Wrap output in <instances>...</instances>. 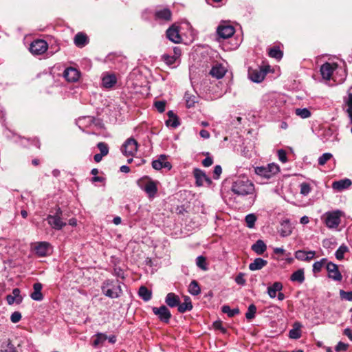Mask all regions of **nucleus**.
Here are the masks:
<instances>
[{
    "instance_id": "nucleus-1",
    "label": "nucleus",
    "mask_w": 352,
    "mask_h": 352,
    "mask_svg": "<svg viewBox=\"0 0 352 352\" xmlns=\"http://www.w3.org/2000/svg\"><path fill=\"white\" fill-rule=\"evenodd\" d=\"M232 192L239 196L253 195V202L256 200V192L254 184L246 177H239L233 182Z\"/></svg>"
},
{
    "instance_id": "nucleus-2",
    "label": "nucleus",
    "mask_w": 352,
    "mask_h": 352,
    "mask_svg": "<svg viewBox=\"0 0 352 352\" xmlns=\"http://www.w3.org/2000/svg\"><path fill=\"white\" fill-rule=\"evenodd\" d=\"M102 292L107 297L116 298L121 296L122 291L120 284H115L113 281L105 280L102 285Z\"/></svg>"
},
{
    "instance_id": "nucleus-3",
    "label": "nucleus",
    "mask_w": 352,
    "mask_h": 352,
    "mask_svg": "<svg viewBox=\"0 0 352 352\" xmlns=\"http://www.w3.org/2000/svg\"><path fill=\"white\" fill-rule=\"evenodd\" d=\"M254 170L258 175L263 178L270 179L280 171V167L275 163H271L267 166H257Z\"/></svg>"
},
{
    "instance_id": "nucleus-4",
    "label": "nucleus",
    "mask_w": 352,
    "mask_h": 352,
    "mask_svg": "<svg viewBox=\"0 0 352 352\" xmlns=\"http://www.w3.org/2000/svg\"><path fill=\"white\" fill-rule=\"evenodd\" d=\"M138 184L146 192L149 198H153L157 192V182L148 177L139 179Z\"/></svg>"
},
{
    "instance_id": "nucleus-5",
    "label": "nucleus",
    "mask_w": 352,
    "mask_h": 352,
    "mask_svg": "<svg viewBox=\"0 0 352 352\" xmlns=\"http://www.w3.org/2000/svg\"><path fill=\"white\" fill-rule=\"evenodd\" d=\"M342 212L340 210L325 212L322 219L329 228H336L340 223Z\"/></svg>"
},
{
    "instance_id": "nucleus-6",
    "label": "nucleus",
    "mask_w": 352,
    "mask_h": 352,
    "mask_svg": "<svg viewBox=\"0 0 352 352\" xmlns=\"http://www.w3.org/2000/svg\"><path fill=\"white\" fill-rule=\"evenodd\" d=\"M138 144L133 138L127 139L123 144L121 151L126 157H133L138 151Z\"/></svg>"
},
{
    "instance_id": "nucleus-7",
    "label": "nucleus",
    "mask_w": 352,
    "mask_h": 352,
    "mask_svg": "<svg viewBox=\"0 0 352 352\" xmlns=\"http://www.w3.org/2000/svg\"><path fill=\"white\" fill-rule=\"evenodd\" d=\"M61 214L62 211L60 208H58L54 215H49L47 217V221L52 228L56 230H60L66 225V223L64 222L60 218Z\"/></svg>"
},
{
    "instance_id": "nucleus-8",
    "label": "nucleus",
    "mask_w": 352,
    "mask_h": 352,
    "mask_svg": "<svg viewBox=\"0 0 352 352\" xmlns=\"http://www.w3.org/2000/svg\"><path fill=\"white\" fill-rule=\"evenodd\" d=\"M267 72L266 69L261 67L256 69L250 68L248 70V76L250 79L253 82H261L264 80Z\"/></svg>"
},
{
    "instance_id": "nucleus-9",
    "label": "nucleus",
    "mask_w": 352,
    "mask_h": 352,
    "mask_svg": "<svg viewBox=\"0 0 352 352\" xmlns=\"http://www.w3.org/2000/svg\"><path fill=\"white\" fill-rule=\"evenodd\" d=\"M47 47V43L44 40H36L31 43L30 51L33 54L40 55L45 53Z\"/></svg>"
},
{
    "instance_id": "nucleus-10",
    "label": "nucleus",
    "mask_w": 352,
    "mask_h": 352,
    "mask_svg": "<svg viewBox=\"0 0 352 352\" xmlns=\"http://www.w3.org/2000/svg\"><path fill=\"white\" fill-rule=\"evenodd\" d=\"M193 175L195 178L196 185L197 186H202L204 184L210 186L212 183L211 179L205 174V173L199 168L194 169Z\"/></svg>"
},
{
    "instance_id": "nucleus-11",
    "label": "nucleus",
    "mask_w": 352,
    "mask_h": 352,
    "mask_svg": "<svg viewBox=\"0 0 352 352\" xmlns=\"http://www.w3.org/2000/svg\"><path fill=\"white\" fill-rule=\"evenodd\" d=\"M217 32L221 38H228L234 34L235 30L232 25L227 23H221L219 25Z\"/></svg>"
},
{
    "instance_id": "nucleus-12",
    "label": "nucleus",
    "mask_w": 352,
    "mask_h": 352,
    "mask_svg": "<svg viewBox=\"0 0 352 352\" xmlns=\"http://www.w3.org/2000/svg\"><path fill=\"white\" fill-rule=\"evenodd\" d=\"M153 311L155 315L158 316L160 320H162L164 322H166V323L168 322V321L171 317V314H170V311L164 305H162L159 308L153 307Z\"/></svg>"
},
{
    "instance_id": "nucleus-13",
    "label": "nucleus",
    "mask_w": 352,
    "mask_h": 352,
    "mask_svg": "<svg viewBox=\"0 0 352 352\" xmlns=\"http://www.w3.org/2000/svg\"><path fill=\"white\" fill-rule=\"evenodd\" d=\"M337 63H326L321 66L320 72L322 78L326 80H329L333 71L337 68Z\"/></svg>"
},
{
    "instance_id": "nucleus-14",
    "label": "nucleus",
    "mask_w": 352,
    "mask_h": 352,
    "mask_svg": "<svg viewBox=\"0 0 352 352\" xmlns=\"http://www.w3.org/2000/svg\"><path fill=\"white\" fill-rule=\"evenodd\" d=\"M166 36L170 41L175 43H179L182 41L178 28L175 25H172L167 30Z\"/></svg>"
},
{
    "instance_id": "nucleus-15",
    "label": "nucleus",
    "mask_w": 352,
    "mask_h": 352,
    "mask_svg": "<svg viewBox=\"0 0 352 352\" xmlns=\"http://www.w3.org/2000/svg\"><path fill=\"white\" fill-rule=\"evenodd\" d=\"M327 270L329 272V278L335 280H341L342 275L338 270V265L330 262L327 265Z\"/></svg>"
},
{
    "instance_id": "nucleus-16",
    "label": "nucleus",
    "mask_w": 352,
    "mask_h": 352,
    "mask_svg": "<svg viewBox=\"0 0 352 352\" xmlns=\"http://www.w3.org/2000/svg\"><path fill=\"white\" fill-rule=\"evenodd\" d=\"M64 77L69 82H76L80 77V72L74 67H69L65 70Z\"/></svg>"
},
{
    "instance_id": "nucleus-17",
    "label": "nucleus",
    "mask_w": 352,
    "mask_h": 352,
    "mask_svg": "<svg viewBox=\"0 0 352 352\" xmlns=\"http://www.w3.org/2000/svg\"><path fill=\"white\" fill-rule=\"evenodd\" d=\"M34 250L39 256H45L50 251V244L47 242H40L35 245Z\"/></svg>"
},
{
    "instance_id": "nucleus-18",
    "label": "nucleus",
    "mask_w": 352,
    "mask_h": 352,
    "mask_svg": "<svg viewBox=\"0 0 352 352\" xmlns=\"http://www.w3.org/2000/svg\"><path fill=\"white\" fill-rule=\"evenodd\" d=\"M166 156L164 155H160L158 160H154L152 163V166L155 170H160L162 168H170L171 165L168 162L166 161Z\"/></svg>"
},
{
    "instance_id": "nucleus-19",
    "label": "nucleus",
    "mask_w": 352,
    "mask_h": 352,
    "mask_svg": "<svg viewBox=\"0 0 352 352\" xmlns=\"http://www.w3.org/2000/svg\"><path fill=\"white\" fill-rule=\"evenodd\" d=\"M351 184L352 182L349 179H344L333 182L332 184V188L336 190L342 191L348 188Z\"/></svg>"
},
{
    "instance_id": "nucleus-20",
    "label": "nucleus",
    "mask_w": 352,
    "mask_h": 352,
    "mask_svg": "<svg viewBox=\"0 0 352 352\" xmlns=\"http://www.w3.org/2000/svg\"><path fill=\"white\" fill-rule=\"evenodd\" d=\"M42 287V284L40 283H36L34 284V292L30 295L32 299L36 301H41L43 300V296L41 293Z\"/></svg>"
},
{
    "instance_id": "nucleus-21",
    "label": "nucleus",
    "mask_w": 352,
    "mask_h": 352,
    "mask_svg": "<svg viewBox=\"0 0 352 352\" xmlns=\"http://www.w3.org/2000/svg\"><path fill=\"white\" fill-rule=\"evenodd\" d=\"M226 70L224 67L221 65H217L211 69L210 74L212 76L219 79L224 76Z\"/></svg>"
},
{
    "instance_id": "nucleus-22",
    "label": "nucleus",
    "mask_w": 352,
    "mask_h": 352,
    "mask_svg": "<svg viewBox=\"0 0 352 352\" xmlns=\"http://www.w3.org/2000/svg\"><path fill=\"white\" fill-rule=\"evenodd\" d=\"M117 82L114 74H107L102 77V83L105 88H111Z\"/></svg>"
},
{
    "instance_id": "nucleus-23",
    "label": "nucleus",
    "mask_w": 352,
    "mask_h": 352,
    "mask_svg": "<svg viewBox=\"0 0 352 352\" xmlns=\"http://www.w3.org/2000/svg\"><path fill=\"white\" fill-rule=\"evenodd\" d=\"M283 284L280 282H275L272 286L267 287V294L271 298L276 296V292L283 289Z\"/></svg>"
},
{
    "instance_id": "nucleus-24",
    "label": "nucleus",
    "mask_w": 352,
    "mask_h": 352,
    "mask_svg": "<svg viewBox=\"0 0 352 352\" xmlns=\"http://www.w3.org/2000/svg\"><path fill=\"white\" fill-rule=\"evenodd\" d=\"M281 228L279 230L280 234L283 237L290 235L292 232V227L290 222L288 220L283 221L281 223Z\"/></svg>"
},
{
    "instance_id": "nucleus-25",
    "label": "nucleus",
    "mask_w": 352,
    "mask_h": 352,
    "mask_svg": "<svg viewBox=\"0 0 352 352\" xmlns=\"http://www.w3.org/2000/svg\"><path fill=\"white\" fill-rule=\"evenodd\" d=\"M267 263L266 260L261 258H256L249 265V269L252 271L259 270L265 267Z\"/></svg>"
},
{
    "instance_id": "nucleus-26",
    "label": "nucleus",
    "mask_w": 352,
    "mask_h": 352,
    "mask_svg": "<svg viewBox=\"0 0 352 352\" xmlns=\"http://www.w3.org/2000/svg\"><path fill=\"white\" fill-rule=\"evenodd\" d=\"M165 302L170 307H179V298L174 293H168L166 295Z\"/></svg>"
},
{
    "instance_id": "nucleus-27",
    "label": "nucleus",
    "mask_w": 352,
    "mask_h": 352,
    "mask_svg": "<svg viewBox=\"0 0 352 352\" xmlns=\"http://www.w3.org/2000/svg\"><path fill=\"white\" fill-rule=\"evenodd\" d=\"M75 45L78 47H82L88 43L87 36L81 32L78 33L74 39Z\"/></svg>"
},
{
    "instance_id": "nucleus-28",
    "label": "nucleus",
    "mask_w": 352,
    "mask_h": 352,
    "mask_svg": "<svg viewBox=\"0 0 352 352\" xmlns=\"http://www.w3.org/2000/svg\"><path fill=\"white\" fill-rule=\"evenodd\" d=\"M0 352H19L10 339H8L1 345Z\"/></svg>"
},
{
    "instance_id": "nucleus-29",
    "label": "nucleus",
    "mask_w": 352,
    "mask_h": 352,
    "mask_svg": "<svg viewBox=\"0 0 352 352\" xmlns=\"http://www.w3.org/2000/svg\"><path fill=\"white\" fill-rule=\"evenodd\" d=\"M168 119L166 121V124L168 126L176 128L179 126V122L178 121L177 116L174 114L172 111L168 112Z\"/></svg>"
},
{
    "instance_id": "nucleus-30",
    "label": "nucleus",
    "mask_w": 352,
    "mask_h": 352,
    "mask_svg": "<svg viewBox=\"0 0 352 352\" xmlns=\"http://www.w3.org/2000/svg\"><path fill=\"white\" fill-rule=\"evenodd\" d=\"M266 249L267 246L262 240H258L252 246V250L258 255L263 254Z\"/></svg>"
},
{
    "instance_id": "nucleus-31",
    "label": "nucleus",
    "mask_w": 352,
    "mask_h": 352,
    "mask_svg": "<svg viewBox=\"0 0 352 352\" xmlns=\"http://www.w3.org/2000/svg\"><path fill=\"white\" fill-rule=\"evenodd\" d=\"M290 280L293 282H298V283H302L305 280V274L302 269L298 270L294 272L290 277Z\"/></svg>"
},
{
    "instance_id": "nucleus-32",
    "label": "nucleus",
    "mask_w": 352,
    "mask_h": 352,
    "mask_svg": "<svg viewBox=\"0 0 352 352\" xmlns=\"http://www.w3.org/2000/svg\"><path fill=\"white\" fill-rule=\"evenodd\" d=\"M192 309V305L189 297H186L184 302L179 305L178 311L180 313H184L186 311H190Z\"/></svg>"
},
{
    "instance_id": "nucleus-33",
    "label": "nucleus",
    "mask_w": 352,
    "mask_h": 352,
    "mask_svg": "<svg viewBox=\"0 0 352 352\" xmlns=\"http://www.w3.org/2000/svg\"><path fill=\"white\" fill-rule=\"evenodd\" d=\"M155 16L160 19L169 21L171 17V12L168 9H163L156 12Z\"/></svg>"
},
{
    "instance_id": "nucleus-34",
    "label": "nucleus",
    "mask_w": 352,
    "mask_h": 352,
    "mask_svg": "<svg viewBox=\"0 0 352 352\" xmlns=\"http://www.w3.org/2000/svg\"><path fill=\"white\" fill-rule=\"evenodd\" d=\"M139 296L144 300L148 301L151 298V292L148 290L146 287L142 286L139 289Z\"/></svg>"
},
{
    "instance_id": "nucleus-35",
    "label": "nucleus",
    "mask_w": 352,
    "mask_h": 352,
    "mask_svg": "<svg viewBox=\"0 0 352 352\" xmlns=\"http://www.w3.org/2000/svg\"><path fill=\"white\" fill-rule=\"evenodd\" d=\"M188 292L192 295H198L201 292L200 287L198 285V283L196 280H192L188 287Z\"/></svg>"
},
{
    "instance_id": "nucleus-36",
    "label": "nucleus",
    "mask_w": 352,
    "mask_h": 352,
    "mask_svg": "<svg viewBox=\"0 0 352 352\" xmlns=\"http://www.w3.org/2000/svg\"><path fill=\"white\" fill-rule=\"evenodd\" d=\"M295 113L296 116L301 118H308L311 116V112L307 108H298L295 109Z\"/></svg>"
},
{
    "instance_id": "nucleus-37",
    "label": "nucleus",
    "mask_w": 352,
    "mask_h": 352,
    "mask_svg": "<svg viewBox=\"0 0 352 352\" xmlns=\"http://www.w3.org/2000/svg\"><path fill=\"white\" fill-rule=\"evenodd\" d=\"M222 312L226 314L229 317H233L239 313V309H231L228 305H224L221 308Z\"/></svg>"
},
{
    "instance_id": "nucleus-38",
    "label": "nucleus",
    "mask_w": 352,
    "mask_h": 352,
    "mask_svg": "<svg viewBox=\"0 0 352 352\" xmlns=\"http://www.w3.org/2000/svg\"><path fill=\"white\" fill-rule=\"evenodd\" d=\"M96 338L94 340L93 344L94 346H97L99 344H102L107 338V336L102 333H98L95 336Z\"/></svg>"
},
{
    "instance_id": "nucleus-39",
    "label": "nucleus",
    "mask_w": 352,
    "mask_h": 352,
    "mask_svg": "<svg viewBox=\"0 0 352 352\" xmlns=\"http://www.w3.org/2000/svg\"><path fill=\"white\" fill-rule=\"evenodd\" d=\"M269 55L270 57L280 59L283 57V52L280 50L278 47H273L270 49L269 52Z\"/></svg>"
},
{
    "instance_id": "nucleus-40",
    "label": "nucleus",
    "mask_w": 352,
    "mask_h": 352,
    "mask_svg": "<svg viewBox=\"0 0 352 352\" xmlns=\"http://www.w3.org/2000/svg\"><path fill=\"white\" fill-rule=\"evenodd\" d=\"M256 221V217L254 214H249L245 217V222H246L247 226L249 228H252L254 227Z\"/></svg>"
},
{
    "instance_id": "nucleus-41",
    "label": "nucleus",
    "mask_w": 352,
    "mask_h": 352,
    "mask_svg": "<svg viewBox=\"0 0 352 352\" xmlns=\"http://www.w3.org/2000/svg\"><path fill=\"white\" fill-rule=\"evenodd\" d=\"M256 312V307L254 305L252 304L248 307V311L245 314V317L248 320H251L255 317Z\"/></svg>"
},
{
    "instance_id": "nucleus-42",
    "label": "nucleus",
    "mask_w": 352,
    "mask_h": 352,
    "mask_svg": "<svg viewBox=\"0 0 352 352\" xmlns=\"http://www.w3.org/2000/svg\"><path fill=\"white\" fill-rule=\"evenodd\" d=\"M333 157V155L330 153H325L322 154L319 158H318V164L320 166H323L326 164L327 161L331 160Z\"/></svg>"
},
{
    "instance_id": "nucleus-43",
    "label": "nucleus",
    "mask_w": 352,
    "mask_h": 352,
    "mask_svg": "<svg viewBox=\"0 0 352 352\" xmlns=\"http://www.w3.org/2000/svg\"><path fill=\"white\" fill-rule=\"evenodd\" d=\"M326 261V258H322L320 261L315 262L313 265V272L314 273H318L320 272Z\"/></svg>"
},
{
    "instance_id": "nucleus-44",
    "label": "nucleus",
    "mask_w": 352,
    "mask_h": 352,
    "mask_svg": "<svg viewBox=\"0 0 352 352\" xmlns=\"http://www.w3.org/2000/svg\"><path fill=\"white\" fill-rule=\"evenodd\" d=\"M347 248L346 246H340L337 251L336 252V257L338 260H342L344 258V254L347 251Z\"/></svg>"
},
{
    "instance_id": "nucleus-45",
    "label": "nucleus",
    "mask_w": 352,
    "mask_h": 352,
    "mask_svg": "<svg viewBox=\"0 0 352 352\" xmlns=\"http://www.w3.org/2000/svg\"><path fill=\"white\" fill-rule=\"evenodd\" d=\"M196 264L199 268H201L204 270H207L205 257H204L202 256H198L196 260Z\"/></svg>"
},
{
    "instance_id": "nucleus-46",
    "label": "nucleus",
    "mask_w": 352,
    "mask_h": 352,
    "mask_svg": "<svg viewBox=\"0 0 352 352\" xmlns=\"http://www.w3.org/2000/svg\"><path fill=\"white\" fill-rule=\"evenodd\" d=\"M98 149L100 151V154L104 156L107 155L109 153V147L107 144L104 142H99L97 145Z\"/></svg>"
},
{
    "instance_id": "nucleus-47",
    "label": "nucleus",
    "mask_w": 352,
    "mask_h": 352,
    "mask_svg": "<svg viewBox=\"0 0 352 352\" xmlns=\"http://www.w3.org/2000/svg\"><path fill=\"white\" fill-rule=\"evenodd\" d=\"M311 191L310 185L307 183H302L300 184V194L304 196L307 195Z\"/></svg>"
},
{
    "instance_id": "nucleus-48",
    "label": "nucleus",
    "mask_w": 352,
    "mask_h": 352,
    "mask_svg": "<svg viewBox=\"0 0 352 352\" xmlns=\"http://www.w3.org/2000/svg\"><path fill=\"white\" fill-rule=\"evenodd\" d=\"M162 58L165 61V63L169 65L174 64L177 60L176 57L174 55L170 56L168 54L163 55Z\"/></svg>"
},
{
    "instance_id": "nucleus-49",
    "label": "nucleus",
    "mask_w": 352,
    "mask_h": 352,
    "mask_svg": "<svg viewBox=\"0 0 352 352\" xmlns=\"http://www.w3.org/2000/svg\"><path fill=\"white\" fill-rule=\"evenodd\" d=\"M340 294L342 298L349 301H352V292H344L340 290Z\"/></svg>"
},
{
    "instance_id": "nucleus-50",
    "label": "nucleus",
    "mask_w": 352,
    "mask_h": 352,
    "mask_svg": "<svg viewBox=\"0 0 352 352\" xmlns=\"http://www.w3.org/2000/svg\"><path fill=\"white\" fill-rule=\"evenodd\" d=\"M346 102L348 106L347 112L350 118H352V94H350L349 95L348 99Z\"/></svg>"
},
{
    "instance_id": "nucleus-51",
    "label": "nucleus",
    "mask_w": 352,
    "mask_h": 352,
    "mask_svg": "<svg viewBox=\"0 0 352 352\" xmlns=\"http://www.w3.org/2000/svg\"><path fill=\"white\" fill-rule=\"evenodd\" d=\"M307 252L304 250H298L295 253V257L300 261H305Z\"/></svg>"
},
{
    "instance_id": "nucleus-52",
    "label": "nucleus",
    "mask_w": 352,
    "mask_h": 352,
    "mask_svg": "<svg viewBox=\"0 0 352 352\" xmlns=\"http://www.w3.org/2000/svg\"><path fill=\"white\" fill-rule=\"evenodd\" d=\"M166 103L164 101H157L155 102V107L157 109V111L160 113H162L165 110Z\"/></svg>"
},
{
    "instance_id": "nucleus-53",
    "label": "nucleus",
    "mask_w": 352,
    "mask_h": 352,
    "mask_svg": "<svg viewBox=\"0 0 352 352\" xmlns=\"http://www.w3.org/2000/svg\"><path fill=\"white\" fill-rule=\"evenodd\" d=\"M235 281L238 285H244L245 284V279L244 278V274L239 273L235 278Z\"/></svg>"
},
{
    "instance_id": "nucleus-54",
    "label": "nucleus",
    "mask_w": 352,
    "mask_h": 352,
    "mask_svg": "<svg viewBox=\"0 0 352 352\" xmlns=\"http://www.w3.org/2000/svg\"><path fill=\"white\" fill-rule=\"evenodd\" d=\"M21 318V314L19 311H15L12 313L10 317V320L13 323L18 322Z\"/></svg>"
},
{
    "instance_id": "nucleus-55",
    "label": "nucleus",
    "mask_w": 352,
    "mask_h": 352,
    "mask_svg": "<svg viewBox=\"0 0 352 352\" xmlns=\"http://www.w3.org/2000/svg\"><path fill=\"white\" fill-rule=\"evenodd\" d=\"M301 336L298 329H292L289 331V337L293 339H298Z\"/></svg>"
},
{
    "instance_id": "nucleus-56",
    "label": "nucleus",
    "mask_w": 352,
    "mask_h": 352,
    "mask_svg": "<svg viewBox=\"0 0 352 352\" xmlns=\"http://www.w3.org/2000/svg\"><path fill=\"white\" fill-rule=\"evenodd\" d=\"M221 173H222L221 166L220 165L215 166L214 168V171H213L214 178L215 179H219V177L220 176V175L221 174Z\"/></svg>"
},
{
    "instance_id": "nucleus-57",
    "label": "nucleus",
    "mask_w": 352,
    "mask_h": 352,
    "mask_svg": "<svg viewBox=\"0 0 352 352\" xmlns=\"http://www.w3.org/2000/svg\"><path fill=\"white\" fill-rule=\"evenodd\" d=\"M278 159L280 162H282L283 163H285L287 162V156H286V153L285 151L283 150H279L278 151Z\"/></svg>"
},
{
    "instance_id": "nucleus-58",
    "label": "nucleus",
    "mask_w": 352,
    "mask_h": 352,
    "mask_svg": "<svg viewBox=\"0 0 352 352\" xmlns=\"http://www.w3.org/2000/svg\"><path fill=\"white\" fill-rule=\"evenodd\" d=\"M12 296H14V298L16 299V302H21L22 300V298L20 296V289L18 288H15L12 290Z\"/></svg>"
},
{
    "instance_id": "nucleus-59",
    "label": "nucleus",
    "mask_w": 352,
    "mask_h": 352,
    "mask_svg": "<svg viewBox=\"0 0 352 352\" xmlns=\"http://www.w3.org/2000/svg\"><path fill=\"white\" fill-rule=\"evenodd\" d=\"M348 348V344H344L342 342H339L337 344V346H336V351L337 352L338 351H346Z\"/></svg>"
},
{
    "instance_id": "nucleus-60",
    "label": "nucleus",
    "mask_w": 352,
    "mask_h": 352,
    "mask_svg": "<svg viewBox=\"0 0 352 352\" xmlns=\"http://www.w3.org/2000/svg\"><path fill=\"white\" fill-rule=\"evenodd\" d=\"M213 326L216 329L221 330L223 333H226V330L225 328L222 327L221 322L219 321H216L213 323Z\"/></svg>"
},
{
    "instance_id": "nucleus-61",
    "label": "nucleus",
    "mask_w": 352,
    "mask_h": 352,
    "mask_svg": "<svg viewBox=\"0 0 352 352\" xmlns=\"http://www.w3.org/2000/svg\"><path fill=\"white\" fill-rule=\"evenodd\" d=\"M213 163V160L211 157H206L205 158L203 162H202V164L205 166V167H208L210 166H211Z\"/></svg>"
},
{
    "instance_id": "nucleus-62",
    "label": "nucleus",
    "mask_w": 352,
    "mask_h": 352,
    "mask_svg": "<svg viewBox=\"0 0 352 352\" xmlns=\"http://www.w3.org/2000/svg\"><path fill=\"white\" fill-rule=\"evenodd\" d=\"M316 252L314 251L307 252L305 261H309L314 258Z\"/></svg>"
},
{
    "instance_id": "nucleus-63",
    "label": "nucleus",
    "mask_w": 352,
    "mask_h": 352,
    "mask_svg": "<svg viewBox=\"0 0 352 352\" xmlns=\"http://www.w3.org/2000/svg\"><path fill=\"white\" fill-rule=\"evenodd\" d=\"M200 136L204 139H208L210 136V133L206 130H201L199 132Z\"/></svg>"
},
{
    "instance_id": "nucleus-64",
    "label": "nucleus",
    "mask_w": 352,
    "mask_h": 352,
    "mask_svg": "<svg viewBox=\"0 0 352 352\" xmlns=\"http://www.w3.org/2000/svg\"><path fill=\"white\" fill-rule=\"evenodd\" d=\"M344 334L350 340L352 341V331L349 328H346L344 330Z\"/></svg>"
}]
</instances>
